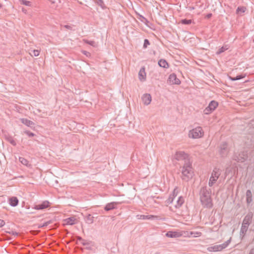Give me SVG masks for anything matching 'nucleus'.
Instances as JSON below:
<instances>
[{
	"instance_id": "nucleus-47",
	"label": "nucleus",
	"mask_w": 254,
	"mask_h": 254,
	"mask_svg": "<svg viewBox=\"0 0 254 254\" xmlns=\"http://www.w3.org/2000/svg\"><path fill=\"white\" fill-rule=\"evenodd\" d=\"M249 254H254V248L250 250Z\"/></svg>"
},
{
	"instance_id": "nucleus-9",
	"label": "nucleus",
	"mask_w": 254,
	"mask_h": 254,
	"mask_svg": "<svg viewBox=\"0 0 254 254\" xmlns=\"http://www.w3.org/2000/svg\"><path fill=\"white\" fill-rule=\"evenodd\" d=\"M174 157L178 161L184 160V163L186 162V160H190L188 154L185 153L184 151H177Z\"/></svg>"
},
{
	"instance_id": "nucleus-17",
	"label": "nucleus",
	"mask_w": 254,
	"mask_h": 254,
	"mask_svg": "<svg viewBox=\"0 0 254 254\" xmlns=\"http://www.w3.org/2000/svg\"><path fill=\"white\" fill-rule=\"evenodd\" d=\"M140 219H160V217L156 215H141L139 216V217L138 218Z\"/></svg>"
},
{
	"instance_id": "nucleus-42",
	"label": "nucleus",
	"mask_w": 254,
	"mask_h": 254,
	"mask_svg": "<svg viewBox=\"0 0 254 254\" xmlns=\"http://www.w3.org/2000/svg\"><path fill=\"white\" fill-rule=\"evenodd\" d=\"M5 222L3 220L0 219V228L2 227L5 225Z\"/></svg>"
},
{
	"instance_id": "nucleus-33",
	"label": "nucleus",
	"mask_w": 254,
	"mask_h": 254,
	"mask_svg": "<svg viewBox=\"0 0 254 254\" xmlns=\"http://www.w3.org/2000/svg\"><path fill=\"white\" fill-rule=\"evenodd\" d=\"M84 42L85 43H86L87 44H89L93 47H96L97 44L94 41H90L88 40H84Z\"/></svg>"
},
{
	"instance_id": "nucleus-36",
	"label": "nucleus",
	"mask_w": 254,
	"mask_h": 254,
	"mask_svg": "<svg viewBox=\"0 0 254 254\" xmlns=\"http://www.w3.org/2000/svg\"><path fill=\"white\" fill-rule=\"evenodd\" d=\"M190 234L194 237H197L200 236L201 233L200 232H191Z\"/></svg>"
},
{
	"instance_id": "nucleus-1",
	"label": "nucleus",
	"mask_w": 254,
	"mask_h": 254,
	"mask_svg": "<svg viewBox=\"0 0 254 254\" xmlns=\"http://www.w3.org/2000/svg\"><path fill=\"white\" fill-rule=\"evenodd\" d=\"M200 199L204 207L211 208L213 207L212 200L211 197V190L207 186L202 187L200 190Z\"/></svg>"
},
{
	"instance_id": "nucleus-43",
	"label": "nucleus",
	"mask_w": 254,
	"mask_h": 254,
	"mask_svg": "<svg viewBox=\"0 0 254 254\" xmlns=\"http://www.w3.org/2000/svg\"><path fill=\"white\" fill-rule=\"evenodd\" d=\"M8 233L10 234H12L13 235H14V236H18V233L17 232H14V231L9 232Z\"/></svg>"
},
{
	"instance_id": "nucleus-41",
	"label": "nucleus",
	"mask_w": 254,
	"mask_h": 254,
	"mask_svg": "<svg viewBox=\"0 0 254 254\" xmlns=\"http://www.w3.org/2000/svg\"><path fill=\"white\" fill-rule=\"evenodd\" d=\"M81 243L82 244V245H83V246H87V245H89V243L88 242H87L86 240H85L84 239H83V241H81Z\"/></svg>"
},
{
	"instance_id": "nucleus-31",
	"label": "nucleus",
	"mask_w": 254,
	"mask_h": 254,
	"mask_svg": "<svg viewBox=\"0 0 254 254\" xmlns=\"http://www.w3.org/2000/svg\"><path fill=\"white\" fill-rule=\"evenodd\" d=\"M245 77V75H238L236 76V77L229 76V78L232 81H236V80L241 79Z\"/></svg>"
},
{
	"instance_id": "nucleus-2",
	"label": "nucleus",
	"mask_w": 254,
	"mask_h": 254,
	"mask_svg": "<svg viewBox=\"0 0 254 254\" xmlns=\"http://www.w3.org/2000/svg\"><path fill=\"white\" fill-rule=\"evenodd\" d=\"M182 180L185 181H188L191 179L193 176V171L192 168L191 163L190 160H186L184 163L183 167L181 168Z\"/></svg>"
},
{
	"instance_id": "nucleus-24",
	"label": "nucleus",
	"mask_w": 254,
	"mask_h": 254,
	"mask_svg": "<svg viewBox=\"0 0 254 254\" xmlns=\"http://www.w3.org/2000/svg\"><path fill=\"white\" fill-rule=\"evenodd\" d=\"M85 220L88 224H92L94 222V217L91 214H87L85 217Z\"/></svg>"
},
{
	"instance_id": "nucleus-5",
	"label": "nucleus",
	"mask_w": 254,
	"mask_h": 254,
	"mask_svg": "<svg viewBox=\"0 0 254 254\" xmlns=\"http://www.w3.org/2000/svg\"><path fill=\"white\" fill-rule=\"evenodd\" d=\"M248 152L247 151H243L239 154H235L234 155L233 159L238 162H244L248 158Z\"/></svg>"
},
{
	"instance_id": "nucleus-12",
	"label": "nucleus",
	"mask_w": 254,
	"mask_h": 254,
	"mask_svg": "<svg viewBox=\"0 0 254 254\" xmlns=\"http://www.w3.org/2000/svg\"><path fill=\"white\" fill-rule=\"evenodd\" d=\"M50 206V202L47 200H45L40 204L34 205L33 208L36 210H43L49 207Z\"/></svg>"
},
{
	"instance_id": "nucleus-29",
	"label": "nucleus",
	"mask_w": 254,
	"mask_h": 254,
	"mask_svg": "<svg viewBox=\"0 0 254 254\" xmlns=\"http://www.w3.org/2000/svg\"><path fill=\"white\" fill-rule=\"evenodd\" d=\"M246 10V8L244 6H239L236 10V13L237 14H241L244 13Z\"/></svg>"
},
{
	"instance_id": "nucleus-53",
	"label": "nucleus",
	"mask_w": 254,
	"mask_h": 254,
	"mask_svg": "<svg viewBox=\"0 0 254 254\" xmlns=\"http://www.w3.org/2000/svg\"><path fill=\"white\" fill-rule=\"evenodd\" d=\"M2 7V5L0 3V8Z\"/></svg>"
},
{
	"instance_id": "nucleus-18",
	"label": "nucleus",
	"mask_w": 254,
	"mask_h": 254,
	"mask_svg": "<svg viewBox=\"0 0 254 254\" xmlns=\"http://www.w3.org/2000/svg\"><path fill=\"white\" fill-rule=\"evenodd\" d=\"M9 204L11 206H16L18 205L19 200L18 198L15 196H12L9 198Z\"/></svg>"
},
{
	"instance_id": "nucleus-51",
	"label": "nucleus",
	"mask_w": 254,
	"mask_h": 254,
	"mask_svg": "<svg viewBox=\"0 0 254 254\" xmlns=\"http://www.w3.org/2000/svg\"><path fill=\"white\" fill-rule=\"evenodd\" d=\"M141 17H142L143 19H144L145 20H147V19H146L145 17H144L143 16H141Z\"/></svg>"
},
{
	"instance_id": "nucleus-40",
	"label": "nucleus",
	"mask_w": 254,
	"mask_h": 254,
	"mask_svg": "<svg viewBox=\"0 0 254 254\" xmlns=\"http://www.w3.org/2000/svg\"><path fill=\"white\" fill-rule=\"evenodd\" d=\"M33 54L34 56L37 57L39 56L40 54V51L39 50H34L32 51Z\"/></svg>"
},
{
	"instance_id": "nucleus-20",
	"label": "nucleus",
	"mask_w": 254,
	"mask_h": 254,
	"mask_svg": "<svg viewBox=\"0 0 254 254\" xmlns=\"http://www.w3.org/2000/svg\"><path fill=\"white\" fill-rule=\"evenodd\" d=\"M20 121L22 123L25 125L27 127H32L33 126L35 125L34 122L27 119L22 118L20 119Z\"/></svg>"
},
{
	"instance_id": "nucleus-50",
	"label": "nucleus",
	"mask_w": 254,
	"mask_h": 254,
	"mask_svg": "<svg viewBox=\"0 0 254 254\" xmlns=\"http://www.w3.org/2000/svg\"><path fill=\"white\" fill-rule=\"evenodd\" d=\"M83 53L84 54H85V55H86V53H88V52H86V51H84V52H83Z\"/></svg>"
},
{
	"instance_id": "nucleus-16",
	"label": "nucleus",
	"mask_w": 254,
	"mask_h": 254,
	"mask_svg": "<svg viewBox=\"0 0 254 254\" xmlns=\"http://www.w3.org/2000/svg\"><path fill=\"white\" fill-rule=\"evenodd\" d=\"M249 226H247L242 224L240 233V237H241L242 239H243V238L245 237L248 231Z\"/></svg>"
},
{
	"instance_id": "nucleus-13",
	"label": "nucleus",
	"mask_w": 254,
	"mask_h": 254,
	"mask_svg": "<svg viewBox=\"0 0 254 254\" xmlns=\"http://www.w3.org/2000/svg\"><path fill=\"white\" fill-rule=\"evenodd\" d=\"M141 100L144 105H148L151 103L152 97L150 94L146 93L142 95Z\"/></svg>"
},
{
	"instance_id": "nucleus-21",
	"label": "nucleus",
	"mask_w": 254,
	"mask_h": 254,
	"mask_svg": "<svg viewBox=\"0 0 254 254\" xmlns=\"http://www.w3.org/2000/svg\"><path fill=\"white\" fill-rule=\"evenodd\" d=\"M253 201L252 193L251 190H248L246 191V201L247 204H250Z\"/></svg>"
},
{
	"instance_id": "nucleus-4",
	"label": "nucleus",
	"mask_w": 254,
	"mask_h": 254,
	"mask_svg": "<svg viewBox=\"0 0 254 254\" xmlns=\"http://www.w3.org/2000/svg\"><path fill=\"white\" fill-rule=\"evenodd\" d=\"M203 135V131L201 127H197L190 130L189 133L190 138H198Z\"/></svg>"
},
{
	"instance_id": "nucleus-34",
	"label": "nucleus",
	"mask_w": 254,
	"mask_h": 254,
	"mask_svg": "<svg viewBox=\"0 0 254 254\" xmlns=\"http://www.w3.org/2000/svg\"><path fill=\"white\" fill-rule=\"evenodd\" d=\"M228 49V48L226 46H223L221 48H220L218 51L217 52H216V54L217 55H219V54H221L222 53L225 52L226 50H227Z\"/></svg>"
},
{
	"instance_id": "nucleus-35",
	"label": "nucleus",
	"mask_w": 254,
	"mask_h": 254,
	"mask_svg": "<svg viewBox=\"0 0 254 254\" xmlns=\"http://www.w3.org/2000/svg\"><path fill=\"white\" fill-rule=\"evenodd\" d=\"M21 4L25 5L26 6H31V2L29 1H27L26 0H19Z\"/></svg>"
},
{
	"instance_id": "nucleus-14",
	"label": "nucleus",
	"mask_w": 254,
	"mask_h": 254,
	"mask_svg": "<svg viewBox=\"0 0 254 254\" xmlns=\"http://www.w3.org/2000/svg\"><path fill=\"white\" fill-rule=\"evenodd\" d=\"M64 221L65 223L64 225H72L77 223V220L74 217H70L64 219Z\"/></svg>"
},
{
	"instance_id": "nucleus-15",
	"label": "nucleus",
	"mask_w": 254,
	"mask_h": 254,
	"mask_svg": "<svg viewBox=\"0 0 254 254\" xmlns=\"http://www.w3.org/2000/svg\"><path fill=\"white\" fill-rule=\"evenodd\" d=\"M119 203L117 202L109 203L106 205L104 207V209L107 211L113 210L116 208V205Z\"/></svg>"
},
{
	"instance_id": "nucleus-6",
	"label": "nucleus",
	"mask_w": 254,
	"mask_h": 254,
	"mask_svg": "<svg viewBox=\"0 0 254 254\" xmlns=\"http://www.w3.org/2000/svg\"><path fill=\"white\" fill-rule=\"evenodd\" d=\"M231 240H229L222 244L214 245L208 248L209 252H219L225 249L230 243Z\"/></svg>"
},
{
	"instance_id": "nucleus-49",
	"label": "nucleus",
	"mask_w": 254,
	"mask_h": 254,
	"mask_svg": "<svg viewBox=\"0 0 254 254\" xmlns=\"http://www.w3.org/2000/svg\"><path fill=\"white\" fill-rule=\"evenodd\" d=\"M22 12H24V13H26L27 10H26L25 8H23H23H22Z\"/></svg>"
},
{
	"instance_id": "nucleus-38",
	"label": "nucleus",
	"mask_w": 254,
	"mask_h": 254,
	"mask_svg": "<svg viewBox=\"0 0 254 254\" xmlns=\"http://www.w3.org/2000/svg\"><path fill=\"white\" fill-rule=\"evenodd\" d=\"M150 45L149 41L148 39H145L144 41L143 48H146Z\"/></svg>"
},
{
	"instance_id": "nucleus-3",
	"label": "nucleus",
	"mask_w": 254,
	"mask_h": 254,
	"mask_svg": "<svg viewBox=\"0 0 254 254\" xmlns=\"http://www.w3.org/2000/svg\"><path fill=\"white\" fill-rule=\"evenodd\" d=\"M221 174V171L220 169L214 168L209 180L208 185L209 187L213 186L220 177Z\"/></svg>"
},
{
	"instance_id": "nucleus-27",
	"label": "nucleus",
	"mask_w": 254,
	"mask_h": 254,
	"mask_svg": "<svg viewBox=\"0 0 254 254\" xmlns=\"http://www.w3.org/2000/svg\"><path fill=\"white\" fill-rule=\"evenodd\" d=\"M95 2L100 6L102 9L106 8L103 0H94Z\"/></svg>"
},
{
	"instance_id": "nucleus-25",
	"label": "nucleus",
	"mask_w": 254,
	"mask_h": 254,
	"mask_svg": "<svg viewBox=\"0 0 254 254\" xmlns=\"http://www.w3.org/2000/svg\"><path fill=\"white\" fill-rule=\"evenodd\" d=\"M166 236L169 238H176L179 236V234L177 232L168 231L166 234Z\"/></svg>"
},
{
	"instance_id": "nucleus-10",
	"label": "nucleus",
	"mask_w": 254,
	"mask_h": 254,
	"mask_svg": "<svg viewBox=\"0 0 254 254\" xmlns=\"http://www.w3.org/2000/svg\"><path fill=\"white\" fill-rule=\"evenodd\" d=\"M168 83L170 84L179 85L181 83V81L177 78L176 74L172 73L169 76Z\"/></svg>"
},
{
	"instance_id": "nucleus-45",
	"label": "nucleus",
	"mask_w": 254,
	"mask_h": 254,
	"mask_svg": "<svg viewBox=\"0 0 254 254\" xmlns=\"http://www.w3.org/2000/svg\"><path fill=\"white\" fill-rule=\"evenodd\" d=\"M31 233L33 235H36L38 233V231H31Z\"/></svg>"
},
{
	"instance_id": "nucleus-11",
	"label": "nucleus",
	"mask_w": 254,
	"mask_h": 254,
	"mask_svg": "<svg viewBox=\"0 0 254 254\" xmlns=\"http://www.w3.org/2000/svg\"><path fill=\"white\" fill-rule=\"evenodd\" d=\"M253 216L252 212H249L244 217L242 224L249 226L252 222Z\"/></svg>"
},
{
	"instance_id": "nucleus-26",
	"label": "nucleus",
	"mask_w": 254,
	"mask_h": 254,
	"mask_svg": "<svg viewBox=\"0 0 254 254\" xmlns=\"http://www.w3.org/2000/svg\"><path fill=\"white\" fill-rule=\"evenodd\" d=\"M19 161L24 165L27 167H30L31 164L29 163V161L23 157H19Z\"/></svg>"
},
{
	"instance_id": "nucleus-52",
	"label": "nucleus",
	"mask_w": 254,
	"mask_h": 254,
	"mask_svg": "<svg viewBox=\"0 0 254 254\" xmlns=\"http://www.w3.org/2000/svg\"><path fill=\"white\" fill-rule=\"evenodd\" d=\"M154 254H160V253H159V252H156V253H155Z\"/></svg>"
},
{
	"instance_id": "nucleus-32",
	"label": "nucleus",
	"mask_w": 254,
	"mask_h": 254,
	"mask_svg": "<svg viewBox=\"0 0 254 254\" xmlns=\"http://www.w3.org/2000/svg\"><path fill=\"white\" fill-rule=\"evenodd\" d=\"M180 23L184 25H190L192 23V20L183 19L180 21Z\"/></svg>"
},
{
	"instance_id": "nucleus-8",
	"label": "nucleus",
	"mask_w": 254,
	"mask_h": 254,
	"mask_svg": "<svg viewBox=\"0 0 254 254\" xmlns=\"http://www.w3.org/2000/svg\"><path fill=\"white\" fill-rule=\"evenodd\" d=\"M218 104L215 101H211L208 106L204 110L203 113L204 114L208 115L212 113L218 106Z\"/></svg>"
},
{
	"instance_id": "nucleus-7",
	"label": "nucleus",
	"mask_w": 254,
	"mask_h": 254,
	"mask_svg": "<svg viewBox=\"0 0 254 254\" xmlns=\"http://www.w3.org/2000/svg\"><path fill=\"white\" fill-rule=\"evenodd\" d=\"M230 151L228 145L226 142H223L219 146V153L222 157L227 156Z\"/></svg>"
},
{
	"instance_id": "nucleus-37",
	"label": "nucleus",
	"mask_w": 254,
	"mask_h": 254,
	"mask_svg": "<svg viewBox=\"0 0 254 254\" xmlns=\"http://www.w3.org/2000/svg\"><path fill=\"white\" fill-rule=\"evenodd\" d=\"M8 141L9 143L13 146H15L16 145V142L12 139L11 137H9L7 138Z\"/></svg>"
},
{
	"instance_id": "nucleus-48",
	"label": "nucleus",
	"mask_w": 254,
	"mask_h": 254,
	"mask_svg": "<svg viewBox=\"0 0 254 254\" xmlns=\"http://www.w3.org/2000/svg\"><path fill=\"white\" fill-rule=\"evenodd\" d=\"M64 27H65L66 28H67V29H70V30H71V28H71V27L70 26H69V25H65V26H64Z\"/></svg>"
},
{
	"instance_id": "nucleus-39",
	"label": "nucleus",
	"mask_w": 254,
	"mask_h": 254,
	"mask_svg": "<svg viewBox=\"0 0 254 254\" xmlns=\"http://www.w3.org/2000/svg\"><path fill=\"white\" fill-rule=\"evenodd\" d=\"M24 133L28 135L29 137H33L35 135V134L34 133L31 132L29 130L24 131Z\"/></svg>"
},
{
	"instance_id": "nucleus-44",
	"label": "nucleus",
	"mask_w": 254,
	"mask_h": 254,
	"mask_svg": "<svg viewBox=\"0 0 254 254\" xmlns=\"http://www.w3.org/2000/svg\"><path fill=\"white\" fill-rule=\"evenodd\" d=\"M212 16V14L211 13H208L206 15V18L209 19Z\"/></svg>"
},
{
	"instance_id": "nucleus-30",
	"label": "nucleus",
	"mask_w": 254,
	"mask_h": 254,
	"mask_svg": "<svg viewBox=\"0 0 254 254\" xmlns=\"http://www.w3.org/2000/svg\"><path fill=\"white\" fill-rule=\"evenodd\" d=\"M52 223V221L49 220V221H48L45 222L43 224H37V225H36V226H37L38 228H42L44 227L47 226L48 225L51 224Z\"/></svg>"
},
{
	"instance_id": "nucleus-19",
	"label": "nucleus",
	"mask_w": 254,
	"mask_h": 254,
	"mask_svg": "<svg viewBox=\"0 0 254 254\" xmlns=\"http://www.w3.org/2000/svg\"><path fill=\"white\" fill-rule=\"evenodd\" d=\"M139 78L141 81H144L146 79V72L145 71V68L141 67L138 73Z\"/></svg>"
},
{
	"instance_id": "nucleus-23",
	"label": "nucleus",
	"mask_w": 254,
	"mask_h": 254,
	"mask_svg": "<svg viewBox=\"0 0 254 254\" xmlns=\"http://www.w3.org/2000/svg\"><path fill=\"white\" fill-rule=\"evenodd\" d=\"M184 202V198L182 196H180L176 202V204L175 205V207L176 208H180Z\"/></svg>"
},
{
	"instance_id": "nucleus-46",
	"label": "nucleus",
	"mask_w": 254,
	"mask_h": 254,
	"mask_svg": "<svg viewBox=\"0 0 254 254\" xmlns=\"http://www.w3.org/2000/svg\"><path fill=\"white\" fill-rule=\"evenodd\" d=\"M77 240L80 241V242H81V241H83V239L81 237H77Z\"/></svg>"
},
{
	"instance_id": "nucleus-28",
	"label": "nucleus",
	"mask_w": 254,
	"mask_h": 254,
	"mask_svg": "<svg viewBox=\"0 0 254 254\" xmlns=\"http://www.w3.org/2000/svg\"><path fill=\"white\" fill-rule=\"evenodd\" d=\"M175 190H174L173 191V194H171L170 195V196L169 197V198L167 199L166 203L167 204H171L173 202L174 199L175 197Z\"/></svg>"
},
{
	"instance_id": "nucleus-22",
	"label": "nucleus",
	"mask_w": 254,
	"mask_h": 254,
	"mask_svg": "<svg viewBox=\"0 0 254 254\" xmlns=\"http://www.w3.org/2000/svg\"><path fill=\"white\" fill-rule=\"evenodd\" d=\"M158 65L160 67L165 68L169 67L168 63L165 60H164V59H161L158 61Z\"/></svg>"
}]
</instances>
